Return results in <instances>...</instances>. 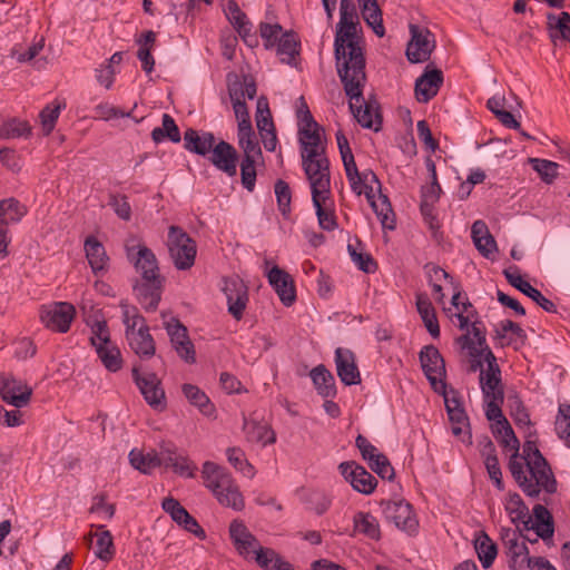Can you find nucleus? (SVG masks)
Here are the masks:
<instances>
[{"label": "nucleus", "mask_w": 570, "mask_h": 570, "mask_svg": "<svg viewBox=\"0 0 570 570\" xmlns=\"http://www.w3.org/2000/svg\"><path fill=\"white\" fill-rule=\"evenodd\" d=\"M243 429L249 442L263 445L275 442V433L266 423L244 419Z\"/></svg>", "instance_id": "40"}, {"label": "nucleus", "mask_w": 570, "mask_h": 570, "mask_svg": "<svg viewBox=\"0 0 570 570\" xmlns=\"http://www.w3.org/2000/svg\"><path fill=\"white\" fill-rule=\"evenodd\" d=\"M293 107L303 169L314 167L318 169L321 166L328 165L326 145L322 141L323 128L314 119L304 96H299Z\"/></svg>", "instance_id": "2"}, {"label": "nucleus", "mask_w": 570, "mask_h": 570, "mask_svg": "<svg viewBox=\"0 0 570 570\" xmlns=\"http://www.w3.org/2000/svg\"><path fill=\"white\" fill-rule=\"evenodd\" d=\"M26 213V207L16 198L2 199L0 202V218L6 225L19 222Z\"/></svg>", "instance_id": "49"}, {"label": "nucleus", "mask_w": 570, "mask_h": 570, "mask_svg": "<svg viewBox=\"0 0 570 570\" xmlns=\"http://www.w3.org/2000/svg\"><path fill=\"white\" fill-rule=\"evenodd\" d=\"M134 266L137 273L140 274L139 278L163 277L159 272L156 255L144 244H138V257Z\"/></svg>", "instance_id": "36"}, {"label": "nucleus", "mask_w": 570, "mask_h": 570, "mask_svg": "<svg viewBox=\"0 0 570 570\" xmlns=\"http://www.w3.org/2000/svg\"><path fill=\"white\" fill-rule=\"evenodd\" d=\"M184 148L190 154L206 158L216 141L212 131L187 128L183 136Z\"/></svg>", "instance_id": "24"}, {"label": "nucleus", "mask_w": 570, "mask_h": 570, "mask_svg": "<svg viewBox=\"0 0 570 570\" xmlns=\"http://www.w3.org/2000/svg\"><path fill=\"white\" fill-rule=\"evenodd\" d=\"M31 130L32 128L28 121L13 117L2 121L0 125V138H28L31 135Z\"/></svg>", "instance_id": "48"}, {"label": "nucleus", "mask_w": 570, "mask_h": 570, "mask_svg": "<svg viewBox=\"0 0 570 570\" xmlns=\"http://www.w3.org/2000/svg\"><path fill=\"white\" fill-rule=\"evenodd\" d=\"M228 95L232 102L245 99V75L242 77L235 72H228L226 76Z\"/></svg>", "instance_id": "59"}, {"label": "nucleus", "mask_w": 570, "mask_h": 570, "mask_svg": "<svg viewBox=\"0 0 570 570\" xmlns=\"http://www.w3.org/2000/svg\"><path fill=\"white\" fill-rule=\"evenodd\" d=\"M228 462L247 478L254 476V468L245 458L244 452L239 448H228L226 450Z\"/></svg>", "instance_id": "55"}, {"label": "nucleus", "mask_w": 570, "mask_h": 570, "mask_svg": "<svg viewBox=\"0 0 570 570\" xmlns=\"http://www.w3.org/2000/svg\"><path fill=\"white\" fill-rule=\"evenodd\" d=\"M214 495L222 505L232 508L236 511H240L245 507L244 498L234 481L230 483L228 489L219 490Z\"/></svg>", "instance_id": "50"}, {"label": "nucleus", "mask_w": 570, "mask_h": 570, "mask_svg": "<svg viewBox=\"0 0 570 570\" xmlns=\"http://www.w3.org/2000/svg\"><path fill=\"white\" fill-rule=\"evenodd\" d=\"M530 163L532 164V168L539 174L540 178L547 184H551L558 176L559 165L554 161L530 158Z\"/></svg>", "instance_id": "56"}, {"label": "nucleus", "mask_w": 570, "mask_h": 570, "mask_svg": "<svg viewBox=\"0 0 570 570\" xmlns=\"http://www.w3.org/2000/svg\"><path fill=\"white\" fill-rule=\"evenodd\" d=\"M164 284L165 277H145L132 281L135 297L146 312H155L158 308Z\"/></svg>", "instance_id": "10"}, {"label": "nucleus", "mask_w": 570, "mask_h": 570, "mask_svg": "<svg viewBox=\"0 0 570 570\" xmlns=\"http://www.w3.org/2000/svg\"><path fill=\"white\" fill-rule=\"evenodd\" d=\"M509 406H510V414L512 419L514 420L517 425H529L530 424V416L524 407L522 401L519 396H510L508 399Z\"/></svg>", "instance_id": "61"}, {"label": "nucleus", "mask_w": 570, "mask_h": 570, "mask_svg": "<svg viewBox=\"0 0 570 570\" xmlns=\"http://www.w3.org/2000/svg\"><path fill=\"white\" fill-rule=\"evenodd\" d=\"M443 83V75L439 69L425 71L415 81V97L419 102H428L438 95Z\"/></svg>", "instance_id": "28"}, {"label": "nucleus", "mask_w": 570, "mask_h": 570, "mask_svg": "<svg viewBox=\"0 0 570 570\" xmlns=\"http://www.w3.org/2000/svg\"><path fill=\"white\" fill-rule=\"evenodd\" d=\"M124 324L126 327V340L131 351L141 360H149L156 354V344L154 337L149 333L147 324L140 325L135 328V323L129 321V311L124 313Z\"/></svg>", "instance_id": "7"}, {"label": "nucleus", "mask_w": 570, "mask_h": 570, "mask_svg": "<svg viewBox=\"0 0 570 570\" xmlns=\"http://www.w3.org/2000/svg\"><path fill=\"white\" fill-rule=\"evenodd\" d=\"M225 14L248 47L254 48L258 45V38L252 32L250 21L235 0H228Z\"/></svg>", "instance_id": "23"}, {"label": "nucleus", "mask_w": 570, "mask_h": 570, "mask_svg": "<svg viewBox=\"0 0 570 570\" xmlns=\"http://www.w3.org/2000/svg\"><path fill=\"white\" fill-rule=\"evenodd\" d=\"M381 507L385 519L394 523L396 528L410 533L416 530L419 523L409 502L404 500L382 501Z\"/></svg>", "instance_id": "15"}, {"label": "nucleus", "mask_w": 570, "mask_h": 570, "mask_svg": "<svg viewBox=\"0 0 570 570\" xmlns=\"http://www.w3.org/2000/svg\"><path fill=\"white\" fill-rule=\"evenodd\" d=\"M296 497L306 507V509L314 511L316 514L325 513L331 504V498L321 490L303 488L296 491Z\"/></svg>", "instance_id": "32"}, {"label": "nucleus", "mask_w": 570, "mask_h": 570, "mask_svg": "<svg viewBox=\"0 0 570 570\" xmlns=\"http://www.w3.org/2000/svg\"><path fill=\"white\" fill-rule=\"evenodd\" d=\"M336 371L340 380L345 385H354L361 382L355 356L350 350L337 347L335 351Z\"/></svg>", "instance_id": "26"}, {"label": "nucleus", "mask_w": 570, "mask_h": 570, "mask_svg": "<svg viewBox=\"0 0 570 570\" xmlns=\"http://www.w3.org/2000/svg\"><path fill=\"white\" fill-rule=\"evenodd\" d=\"M259 35L266 49H276L281 62H285V32L279 23L261 22Z\"/></svg>", "instance_id": "29"}, {"label": "nucleus", "mask_w": 570, "mask_h": 570, "mask_svg": "<svg viewBox=\"0 0 570 570\" xmlns=\"http://www.w3.org/2000/svg\"><path fill=\"white\" fill-rule=\"evenodd\" d=\"M208 161L219 171L228 177L237 175L239 154L237 149L225 140L215 141L213 150L206 157Z\"/></svg>", "instance_id": "16"}, {"label": "nucleus", "mask_w": 570, "mask_h": 570, "mask_svg": "<svg viewBox=\"0 0 570 570\" xmlns=\"http://www.w3.org/2000/svg\"><path fill=\"white\" fill-rule=\"evenodd\" d=\"M254 560L263 570H285V562L271 548L258 550Z\"/></svg>", "instance_id": "53"}, {"label": "nucleus", "mask_w": 570, "mask_h": 570, "mask_svg": "<svg viewBox=\"0 0 570 570\" xmlns=\"http://www.w3.org/2000/svg\"><path fill=\"white\" fill-rule=\"evenodd\" d=\"M0 395L6 403L17 409H21L29 403L32 395V389L21 380H18L12 375L1 373Z\"/></svg>", "instance_id": "17"}, {"label": "nucleus", "mask_w": 570, "mask_h": 570, "mask_svg": "<svg viewBox=\"0 0 570 570\" xmlns=\"http://www.w3.org/2000/svg\"><path fill=\"white\" fill-rule=\"evenodd\" d=\"M416 308L430 335L438 338L440 336V325L435 308L426 295L420 294L416 296Z\"/></svg>", "instance_id": "39"}, {"label": "nucleus", "mask_w": 570, "mask_h": 570, "mask_svg": "<svg viewBox=\"0 0 570 570\" xmlns=\"http://www.w3.org/2000/svg\"><path fill=\"white\" fill-rule=\"evenodd\" d=\"M491 429L494 435H501V440H507L509 438V440L513 443L512 451L519 452L520 442L505 417H502V421H498V423H493Z\"/></svg>", "instance_id": "62"}, {"label": "nucleus", "mask_w": 570, "mask_h": 570, "mask_svg": "<svg viewBox=\"0 0 570 570\" xmlns=\"http://www.w3.org/2000/svg\"><path fill=\"white\" fill-rule=\"evenodd\" d=\"M131 375L146 403L154 410H164L166 407V394L157 374L151 372L141 375L139 368L135 366L131 370Z\"/></svg>", "instance_id": "11"}, {"label": "nucleus", "mask_w": 570, "mask_h": 570, "mask_svg": "<svg viewBox=\"0 0 570 570\" xmlns=\"http://www.w3.org/2000/svg\"><path fill=\"white\" fill-rule=\"evenodd\" d=\"M167 246L177 269L186 271L194 265L197 254L196 242L181 227H169Z\"/></svg>", "instance_id": "4"}, {"label": "nucleus", "mask_w": 570, "mask_h": 570, "mask_svg": "<svg viewBox=\"0 0 570 570\" xmlns=\"http://www.w3.org/2000/svg\"><path fill=\"white\" fill-rule=\"evenodd\" d=\"M181 391L188 402L198 407V410L207 416L215 412V406L204 391L194 384L186 383L181 386Z\"/></svg>", "instance_id": "44"}, {"label": "nucleus", "mask_w": 570, "mask_h": 570, "mask_svg": "<svg viewBox=\"0 0 570 570\" xmlns=\"http://www.w3.org/2000/svg\"><path fill=\"white\" fill-rule=\"evenodd\" d=\"M269 262L265 261V274L268 278V283L277 293L279 301L285 305V271L274 265L268 268Z\"/></svg>", "instance_id": "54"}, {"label": "nucleus", "mask_w": 570, "mask_h": 570, "mask_svg": "<svg viewBox=\"0 0 570 570\" xmlns=\"http://www.w3.org/2000/svg\"><path fill=\"white\" fill-rule=\"evenodd\" d=\"M83 247L86 257L94 274L97 275L105 271L109 257L107 256L104 245L95 236H88L85 240Z\"/></svg>", "instance_id": "34"}, {"label": "nucleus", "mask_w": 570, "mask_h": 570, "mask_svg": "<svg viewBox=\"0 0 570 570\" xmlns=\"http://www.w3.org/2000/svg\"><path fill=\"white\" fill-rule=\"evenodd\" d=\"M173 348L188 364L196 362L195 346L188 335L187 327L177 317L164 322Z\"/></svg>", "instance_id": "12"}, {"label": "nucleus", "mask_w": 570, "mask_h": 570, "mask_svg": "<svg viewBox=\"0 0 570 570\" xmlns=\"http://www.w3.org/2000/svg\"><path fill=\"white\" fill-rule=\"evenodd\" d=\"M151 139L154 142L159 144L165 139L174 144H178L181 140L180 130L175 119L169 114H164L161 117V126L155 127L151 130Z\"/></svg>", "instance_id": "41"}, {"label": "nucleus", "mask_w": 570, "mask_h": 570, "mask_svg": "<svg viewBox=\"0 0 570 570\" xmlns=\"http://www.w3.org/2000/svg\"><path fill=\"white\" fill-rule=\"evenodd\" d=\"M95 334L99 340V343H96L95 337H91V343L96 346V352L101 363L109 372H118L122 366L121 353L120 350L110 341L108 326L105 321L97 323Z\"/></svg>", "instance_id": "8"}, {"label": "nucleus", "mask_w": 570, "mask_h": 570, "mask_svg": "<svg viewBox=\"0 0 570 570\" xmlns=\"http://www.w3.org/2000/svg\"><path fill=\"white\" fill-rule=\"evenodd\" d=\"M522 459L525 461L531 476L537 480L538 484H540L546 492L550 494L554 493L557 491V481L548 461L538 449L535 441L527 440L523 443Z\"/></svg>", "instance_id": "5"}, {"label": "nucleus", "mask_w": 570, "mask_h": 570, "mask_svg": "<svg viewBox=\"0 0 570 570\" xmlns=\"http://www.w3.org/2000/svg\"><path fill=\"white\" fill-rule=\"evenodd\" d=\"M344 169L351 188L356 195H362L365 185H368V183H375L376 191H380V187H382V185L374 171L367 169L360 173L356 163H354V169L353 167L350 168V165L344 166Z\"/></svg>", "instance_id": "38"}, {"label": "nucleus", "mask_w": 570, "mask_h": 570, "mask_svg": "<svg viewBox=\"0 0 570 570\" xmlns=\"http://www.w3.org/2000/svg\"><path fill=\"white\" fill-rule=\"evenodd\" d=\"M256 126L261 134L267 131H274V122L268 107V100L266 97L261 96L256 104Z\"/></svg>", "instance_id": "52"}, {"label": "nucleus", "mask_w": 570, "mask_h": 570, "mask_svg": "<svg viewBox=\"0 0 570 570\" xmlns=\"http://www.w3.org/2000/svg\"><path fill=\"white\" fill-rule=\"evenodd\" d=\"M474 548L482 567L490 568L498 554L497 544L485 532L481 531L474 540Z\"/></svg>", "instance_id": "43"}, {"label": "nucleus", "mask_w": 570, "mask_h": 570, "mask_svg": "<svg viewBox=\"0 0 570 570\" xmlns=\"http://www.w3.org/2000/svg\"><path fill=\"white\" fill-rule=\"evenodd\" d=\"M419 358L423 373L432 389L436 393H443L446 387V383L444 381L446 370L445 362L439 350L434 345H426L420 351Z\"/></svg>", "instance_id": "6"}, {"label": "nucleus", "mask_w": 570, "mask_h": 570, "mask_svg": "<svg viewBox=\"0 0 570 570\" xmlns=\"http://www.w3.org/2000/svg\"><path fill=\"white\" fill-rule=\"evenodd\" d=\"M502 541L509 557V567L512 570H524L532 562L529 549L524 541H519L517 530L507 529L502 533Z\"/></svg>", "instance_id": "19"}, {"label": "nucleus", "mask_w": 570, "mask_h": 570, "mask_svg": "<svg viewBox=\"0 0 570 570\" xmlns=\"http://www.w3.org/2000/svg\"><path fill=\"white\" fill-rule=\"evenodd\" d=\"M108 205L112 207L117 216L124 220L131 217V207L128 197L125 195H110Z\"/></svg>", "instance_id": "63"}, {"label": "nucleus", "mask_w": 570, "mask_h": 570, "mask_svg": "<svg viewBox=\"0 0 570 570\" xmlns=\"http://www.w3.org/2000/svg\"><path fill=\"white\" fill-rule=\"evenodd\" d=\"M556 432L560 439L570 443V405H560L556 419Z\"/></svg>", "instance_id": "60"}, {"label": "nucleus", "mask_w": 570, "mask_h": 570, "mask_svg": "<svg viewBox=\"0 0 570 570\" xmlns=\"http://www.w3.org/2000/svg\"><path fill=\"white\" fill-rule=\"evenodd\" d=\"M533 517L535 521L531 517V523L527 524L529 531L534 530L537 538H541L544 541L551 539L554 533V524L549 510L542 504H535L533 507Z\"/></svg>", "instance_id": "31"}, {"label": "nucleus", "mask_w": 570, "mask_h": 570, "mask_svg": "<svg viewBox=\"0 0 570 570\" xmlns=\"http://www.w3.org/2000/svg\"><path fill=\"white\" fill-rule=\"evenodd\" d=\"M509 470L515 482L528 497L537 498L539 495L540 488L542 487L538 484L537 481L533 483L527 478L523 463L519 460V452L513 451L509 461Z\"/></svg>", "instance_id": "35"}, {"label": "nucleus", "mask_w": 570, "mask_h": 570, "mask_svg": "<svg viewBox=\"0 0 570 570\" xmlns=\"http://www.w3.org/2000/svg\"><path fill=\"white\" fill-rule=\"evenodd\" d=\"M480 387L484 399H493L498 395L504 397L503 384L501 380V371L480 373Z\"/></svg>", "instance_id": "46"}, {"label": "nucleus", "mask_w": 570, "mask_h": 570, "mask_svg": "<svg viewBox=\"0 0 570 570\" xmlns=\"http://www.w3.org/2000/svg\"><path fill=\"white\" fill-rule=\"evenodd\" d=\"M360 20L353 0L340 1V21L336 24L334 53L338 77L346 96L352 99L361 96L365 85V57L361 46Z\"/></svg>", "instance_id": "1"}, {"label": "nucleus", "mask_w": 570, "mask_h": 570, "mask_svg": "<svg viewBox=\"0 0 570 570\" xmlns=\"http://www.w3.org/2000/svg\"><path fill=\"white\" fill-rule=\"evenodd\" d=\"M97 535L95 556L101 561L108 562L115 556V546L111 532L101 530Z\"/></svg>", "instance_id": "51"}, {"label": "nucleus", "mask_w": 570, "mask_h": 570, "mask_svg": "<svg viewBox=\"0 0 570 570\" xmlns=\"http://www.w3.org/2000/svg\"><path fill=\"white\" fill-rule=\"evenodd\" d=\"M505 510L510 515L512 523L515 524L518 531H529V527L527 524L531 523V515L520 494L509 493Z\"/></svg>", "instance_id": "30"}, {"label": "nucleus", "mask_w": 570, "mask_h": 570, "mask_svg": "<svg viewBox=\"0 0 570 570\" xmlns=\"http://www.w3.org/2000/svg\"><path fill=\"white\" fill-rule=\"evenodd\" d=\"M514 272L510 269H504L503 274L508 281V283L530 297L533 302H535L542 309L548 313H557L556 304L542 295V293L534 288L529 282L524 281L522 276L518 273V268L514 267Z\"/></svg>", "instance_id": "22"}, {"label": "nucleus", "mask_w": 570, "mask_h": 570, "mask_svg": "<svg viewBox=\"0 0 570 570\" xmlns=\"http://www.w3.org/2000/svg\"><path fill=\"white\" fill-rule=\"evenodd\" d=\"M312 190V200L316 210L320 226L325 230L336 227L335 215L328 212L324 205L331 194L330 164L317 168L304 169Z\"/></svg>", "instance_id": "3"}, {"label": "nucleus", "mask_w": 570, "mask_h": 570, "mask_svg": "<svg viewBox=\"0 0 570 570\" xmlns=\"http://www.w3.org/2000/svg\"><path fill=\"white\" fill-rule=\"evenodd\" d=\"M228 303V312L239 321L248 302L247 287L239 279L227 281L223 288Z\"/></svg>", "instance_id": "25"}, {"label": "nucleus", "mask_w": 570, "mask_h": 570, "mask_svg": "<svg viewBox=\"0 0 570 570\" xmlns=\"http://www.w3.org/2000/svg\"><path fill=\"white\" fill-rule=\"evenodd\" d=\"M61 104H57L56 106L47 105L39 114V118L41 121L42 130L46 136L50 135L56 126V122L59 118L60 111L62 109Z\"/></svg>", "instance_id": "58"}, {"label": "nucleus", "mask_w": 570, "mask_h": 570, "mask_svg": "<svg viewBox=\"0 0 570 570\" xmlns=\"http://www.w3.org/2000/svg\"><path fill=\"white\" fill-rule=\"evenodd\" d=\"M76 315L72 304L67 302H53L42 305L40 308V321L49 330L66 333Z\"/></svg>", "instance_id": "9"}, {"label": "nucleus", "mask_w": 570, "mask_h": 570, "mask_svg": "<svg viewBox=\"0 0 570 570\" xmlns=\"http://www.w3.org/2000/svg\"><path fill=\"white\" fill-rule=\"evenodd\" d=\"M363 87H361V96L357 98H350V109L363 128L373 129L379 131L382 125V115L380 112V105L375 99L364 100Z\"/></svg>", "instance_id": "13"}, {"label": "nucleus", "mask_w": 570, "mask_h": 570, "mask_svg": "<svg viewBox=\"0 0 570 570\" xmlns=\"http://www.w3.org/2000/svg\"><path fill=\"white\" fill-rule=\"evenodd\" d=\"M338 470L352 488L360 493L371 494L377 485L375 476L354 461L342 462Z\"/></svg>", "instance_id": "18"}, {"label": "nucleus", "mask_w": 570, "mask_h": 570, "mask_svg": "<svg viewBox=\"0 0 570 570\" xmlns=\"http://www.w3.org/2000/svg\"><path fill=\"white\" fill-rule=\"evenodd\" d=\"M368 465L382 479L392 480L394 478V469L389 459L382 453L376 455L372 462H368Z\"/></svg>", "instance_id": "64"}, {"label": "nucleus", "mask_w": 570, "mask_h": 570, "mask_svg": "<svg viewBox=\"0 0 570 570\" xmlns=\"http://www.w3.org/2000/svg\"><path fill=\"white\" fill-rule=\"evenodd\" d=\"M202 476L205 487L208 488L213 494L217 493L219 490L228 489L234 481L226 469L210 461H206L203 464Z\"/></svg>", "instance_id": "27"}, {"label": "nucleus", "mask_w": 570, "mask_h": 570, "mask_svg": "<svg viewBox=\"0 0 570 570\" xmlns=\"http://www.w3.org/2000/svg\"><path fill=\"white\" fill-rule=\"evenodd\" d=\"M377 193V198L370 206L381 222L382 227L393 230L395 228V215L390 199L386 195L382 194L381 189Z\"/></svg>", "instance_id": "45"}, {"label": "nucleus", "mask_w": 570, "mask_h": 570, "mask_svg": "<svg viewBox=\"0 0 570 570\" xmlns=\"http://www.w3.org/2000/svg\"><path fill=\"white\" fill-rule=\"evenodd\" d=\"M347 250H348L352 262L362 272L371 274L377 269V264L370 254L357 252L356 247L352 244H348Z\"/></svg>", "instance_id": "57"}, {"label": "nucleus", "mask_w": 570, "mask_h": 570, "mask_svg": "<svg viewBox=\"0 0 570 570\" xmlns=\"http://www.w3.org/2000/svg\"><path fill=\"white\" fill-rule=\"evenodd\" d=\"M130 465L142 474L150 475L156 468L163 465L161 458L157 450L144 453L140 450L132 449L128 454Z\"/></svg>", "instance_id": "33"}, {"label": "nucleus", "mask_w": 570, "mask_h": 570, "mask_svg": "<svg viewBox=\"0 0 570 570\" xmlns=\"http://www.w3.org/2000/svg\"><path fill=\"white\" fill-rule=\"evenodd\" d=\"M411 40L406 48L407 60L412 63L424 62L435 48L433 35L428 29L410 24Z\"/></svg>", "instance_id": "14"}, {"label": "nucleus", "mask_w": 570, "mask_h": 570, "mask_svg": "<svg viewBox=\"0 0 570 570\" xmlns=\"http://www.w3.org/2000/svg\"><path fill=\"white\" fill-rule=\"evenodd\" d=\"M361 12L365 22L373 29L377 37H383L385 29L382 20V11L376 0H358Z\"/></svg>", "instance_id": "42"}, {"label": "nucleus", "mask_w": 570, "mask_h": 570, "mask_svg": "<svg viewBox=\"0 0 570 570\" xmlns=\"http://www.w3.org/2000/svg\"><path fill=\"white\" fill-rule=\"evenodd\" d=\"M311 377L317 393L324 399H333L336 395V385L333 374L324 366L317 365L311 371Z\"/></svg>", "instance_id": "37"}, {"label": "nucleus", "mask_w": 570, "mask_h": 570, "mask_svg": "<svg viewBox=\"0 0 570 570\" xmlns=\"http://www.w3.org/2000/svg\"><path fill=\"white\" fill-rule=\"evenodd\" d=\"M161 507L170 518L186 531L193 533L200 540L206 538L205 530L199 525L197 520L173 497L165 498Z\"/></svg>", "instance_id": "21"}, {"label": "nucleus", "mask_w": 570, "mask_h": 570, "mask_svg": "<svg viewBox=\"0 0 570 570\" xmlns=\"http://www.w3.org/2000/svg\"><path fill=\"white\" fill-rule=\"evenodd\" d=\"M243 150L240 160V179L242 185L248 191H253L256 183V168L255 164L262 157V149L257 138H254L243 145H239Z\"/></svg>", "instance_id": "20"}, {"label": "nucleus", "mask_w": 570, "mask_h": 570, "mask_svg": "<svg viewBox=\"0 0 570 570\" xmlns=\"http://www.w3.org/2000/svg\"><path fill=\"white\" fill-rule=\"evenodd\" d=\"M354 530L370 539L379 540L381 537L380 525L375 517L368 512H357L353 517Z\"/></svg>", "instance_id": "47"}]
</instances>
